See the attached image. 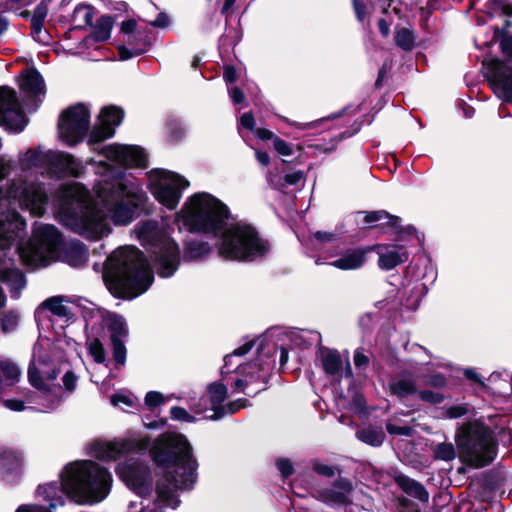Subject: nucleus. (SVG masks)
<instances>
[{
	"label": "nucleus",
	"mask_w": 512,
	"mask_h": 512,
	"mask_svg": "<svg viewBox=\"0 0 512 512\" xmlns=\"http://www.w3.org/2000/svg\"><path fill=\"white\" fill-rule=\"evenodd\" d=\"M48 12V1L41 0L35 7L34 13L31 17V35L35 41L41 44H48L51 38L47 31H45V38L42 37L44 22Z\"/></svg>",
	"instance_id": "26"
},
{
	"label": "nucleus",
	"mask_w": 512,
	"mask_h": 512,
	"mask_svg": "<svg viewBox=\"0 0 512 512\" xmlns=\"http://www.w3.org/2000/svg\"><path fill=\"white\" fill-rule=\"evenodd\" d=\"M250 405H251V403L249 402L248 399L239 398L237 400L230 401L227 404H225L224 412H225V415H227V414L233 415V414L237 413L240 409L246 408Z\"/></svg>",
	"instance_id": "61"
},
{
	"label": "nucleus",
	"mask_w": 512,
	"mask_h": 512,
	"mask_svg": "<svg viewBox=\"0 0 512 512\" xmlns=\"http://www.w3.org/2000/svg\"><path fill=\"white\" fill-rule=\"evenodd\" d=\"M0 281L10 287L13 294L22 290L26 285L25 274L18 268H4L0 270Z\"/></svg>",
	"instance_id": "34"
},
{
	"label": "nucleus",
	"mask_w": 512,
	"mask_h": 512,
	"mask_svg": "<svg viewBox=\"0 0 512 512\" xmlns=\"http://www.w3.org/2000/svg\"><path fill=\"white\" fill-rule=\"evenodd\" d=\"M110 341L114 361L119 365H124L126 362L127 349L123 339H112Z\"/></svg>",
	"instance_id": "53"
},
{
	"label": "nucleus",
	"mask_w": 512,
	"mask_h": 512,
	"mask_svg": "<svg viewBox=\"0 0 512 512\" xmlns=\"http://www.w3.org/2000/svg\"><path fill=\"white\" fill-rule=\"evenodd\" d=\"M18 324V315L15 311H8L4 313L1 319V329L4 332L13 330L16 328Z\"/></svg>",
	"instance_id": "59"
},
{
	"label": "nucleus",
	"mask_w": 512,
	"mask_h": 512,
	"mask_svg": "<svg viewBox=\"0 0 512 512\" xmlns=\"http://www.w3.org/2000/svg\"><path fill=\"white\" fill-rule=\"evenodd\" d=\"M394 482L408 496L413 497L422 503H427L429 501V492L419 481L400 473L394 476Z\"/></svg>",
	"instance_id": "25"
},
{
	"label": "nucleus",
	"mask_w": 512,
	"mask_h": 512,
	"mask_svg": "<svg viewBox=\"0 0 512 512\" xmlns=\"http://www.w3.org/2000/svg\"><path fill=\"white\" fill-rule=\"evenodd\" d=\"M124 42L135 50L136 55H142L146 53L151 46V38L144 31H139L127 36Z\"/></svg>",
	"instance_id": "40"
},
{
	"label": "nucleus",
	"mask_w": 512,
	"mask_h": 512,
	"mask_svg": "<svg viewBox=\"0 0 512 512\" xmlns=\"http://www.w3.org/2000/svg\"><path fill=\"white\" fill-rule=\"evenodd\" d=\"M25 457L22 450L0 447V479L9 485L19 483L24 468Z\"/></svg>",
	"instance_id": "17"
},
{
	"label": "nucleus",
	"mask_w": 512,
	"mask_h": 512,
	"mask_svg": "<svg viewBox=\"0 0 512 512\" xmlns=\"http://www.w3.org/2000/svg\"><path fill=\"white\" fill-rule=\"evenodd\" d=\"M115 18L109 14L101 15L96 24L91 26L92 32L85 39H92L96 43L106 42L110 39Z\"/></svg>",
	"instance_id": "29"
},
{
	"label": "nucleus",
	"mask_w": 512,
	"mask_h": 512,
	"mask_svg": "<svg viewBox=\"0 0 512 512\" xmlns=\"http://www.w3.org/2000/svg\"><path fill=\"white\" fill-rule=\"evenodd\" d=\"M60 482L39 485L37 494L49 502V508L63 505L62 494L79 505L103 501L112 486V475L106 467L93 460H78L64 466Z\"/></svg>",
	"instance_id": "3"
},
{
	"label": "nucleus",
	"mask_w": 512,
	"mask_h": 512,
	"mask_svg": "<svg viewBox=\"0 0 512 512\" xmlns=\"http://www.w3.org/2000/svg\"><path fill=\"white\" fill-rule=\"evenodd\" d=\"M170 415L173 420L192 423L196 421L195 416L189 414L186 409L180 406H173L170 410Z\"/></svg>",
	"instance_id": "58"
},
{
	"label": "nucleus",
	"mask_w": 512,
	"mask_h": 512,
	"mask_svg": "<svg viewBox=\"0 0 512 512\" xmlns=\"http://www.w3.org/2000/svg\"><path fill=\"white\" fill-rule=\"evenodd\" d=\"M276 467L280 471L283 478H289L294 473V467L290 459L280 458L276 462Z\"/></svg>",
	"instance_id": "64"
},
{
	"label": "nucleus",
	"mask_w": 512,
	"mask_h": 512,
	"mask_svg": "<svg viewBox=\"0 0 512 512\" xmlns=\"http://www.w3.org/2000/svg\"><path fill=\"white\" fill-rule=\"evenodd\" d=\"M99 153L108 160L119 164L124 172L126 168H147L148 166V156L145 150L137 145L114 143L102 147ZM116 174H113L112 178Z\"/></svg>",
	"instance_id": "14"
},
{
	"label": "nucleus",
	"mask_w": 512,
	"mask_h": 512,
	"mask_svg": "<svg viewBox=\"0 0 512 512\" xmlns=\"http://www.w3.org/2000/svg\"><path fill=\"white\" fill-rule=\"evenodd\" d=\"M25 125V115L16 90L7 85L0 86V126L19 133Z\"/></svg>",
	"instance_id": "13"
},
{
	"label": "nucleus",
	"mask_w": 512,
	"mask_h": 512,
	"mask_svg": "<svg viewBox=\"0 0 512 512\" xmlns=\"http://www.w3.org/2000/svg\"><path fill=\"white\" fill-rule=\"evenodd\" d=\"M91 113L84 103H77L64 109L58 119L60 138L68 146L81 143L89 132Z\"/></svg>",
	"instance_id": "8"
},
{
	"label": "nucleus",
	"mask_w": 512,
	"mask_h": 512,
	"mask_svg": "<svg viewBox=\"0 0 512 512\" xmlns=\"http://www.w3.org/2000/svg\"><path fill=\"white\" fill-rule=\"evenodd\" d=\"M455 443L461 462L468 467L484 468L497 457L498 442L493 430L479 419L460 425L456 430Z\"/></svg>",
	"instance_id": "6"
},
{
	"label": "nucleus",
	"mask_w": 512,
	"mask_h": 512,
	"mask_svg": "<svg viewBox=\"0 0 512 512\" xmlns=\"http://www.w3.org/2000/svg\"><path fill=\"white\" fill-rule=\"evenodd\" d=\"M355 437L366 445L380 447L386 439V434L381 426L368 425L356 430Z\"/></svg>",
	"instance_id": "31"
},
{
	"label": "nucleus",
	"mask_w": 512,
	"mask_h": 512,
	"mask_svg": "<svg viewBox=\"0 0 512 512\" xmlns=\"http://www.w3.org/2000/svg\"><path fill=\"white\" fill-rule=\"evenodd\" d=\"M365 117L366 116H363L362 119L355 120L352 123V125L350 126V128L344 130L343 132H341L338 135H336L335 137H333L332 141H334L335 144L331 148L327 149L326 151H333L335 149V145L338 142L345 140L347 138H350L353 135L357 134L362 129V126L365 122Z\"/></svg>",
	"instance_id": "48"
},
{
	"label": "nucleus",
	"mask_w": 512,
	"mask_h": 512,
	"mask_svg": "<svg viewBox=\"0 0 512 512\" xmlns=\"http://www.w3.org/2000/svg\"><path fill=\"white\" fill-rule=\"evenodd\" d=\"M46 165L59 176L79 177L84 170L83 165L73 155L61 151L45 153Z\"/></svg>",
	"instance_id": "20"
},
{
	"label": "nucleus",
	"mask_w": 512,
	"mask_h": 512,
	"mask_svg": "<svg viewBox=\"0 0 512 512\" xmlns=\"http://www.w3.org/2000/svg\"><path fill=\"white\" fill-rule=\"evenodd\" d=\"M240 40L241 31L228 27V24L225 23V33L218 39V50L220 54H229L230 50L234 49Z\"/></svg>",
	"instance_id": "37"
},
{
	"label": "nucleus",
	"mask_w": 512,
	"mask_h": 512,
	"mask_svg": "<svg viewBox=\"0 0 512 512\" xmlns=\"http://www.w3.org/2000/svg\"><path fill=\"white\" fill-rule=\"evenodd\" d=\"M61 212L68 218L84 221L94 211L88 190L81 184L64 186L58 195Z\"/></svg>",
	"instance_id": "11"
},
{
	"label": "nucleus",
	"mask_w": 512,
	"mask_h": 512,
	"mask_svg": "<svg viewBox=\"0 0 512 512\" xmlns=\"http://www.w3.org/2000/svg\"><path fill=\"white\" fill-rule=\"evenodd\" d=\"M456 450L452 443L442 442L433 448V458L435 460L452 461L456 458Z\"/></svg>",
	"instance_id": "46"
},
{
	"label": "nucleus",
	"mask_w": 512,
	"mask_h": 512,
	"mask_svg": "<svg viewBox=\"0 0 512 512\" xmlns=\"http://www.w3.org/2000/svg\"><path fill=\"white\" fill-rule=\"evenodd\" d=\"M105 321L106 327L110 332V340L123 339L128 336L127 323L122 315L109 313Z\"/></svg>",
	"instance_id": "35"
},
{
	"label": "nucleus",
	"mask_w": 512,
	"mask_h": 512,
	"mask_svg": "<svg viewBox=\"0 0 512 512\" xmlns=\"http://www.w3.org/2000/svg\"><path fill=\"white\" fill-rule=\"evenodd\" d=\"M149 455L159 470L156 501L176 509L181 503L176 492L191 491L198 481L199 463L193 447L184 434L164 432L153 440Z\"/></svg>",
	"instance_id": "2"
},
{
	"label": "nucleus",
	"mask_w": 512,
	"mask_h": 512,
	"mask_svg": "<svg viewBox=\"0 0 512 512\" xmlns=\"http://www.w3.org/2000/svg\"><path fill=\"white\" fill-rule=\"evenodd\" d=\"M483 66L493 92L504 102L512 104V59L494 57L483 62Z\"/></svg>",
	"instance_id": "12"
},
{
	"label": "nucleus",
	"mask_w": 512,
	"mask_h": 512,
	"mask_svg": "<svg viewBox=\"0 0 512 512\" xmlns=\"http://www.w3.org/2000/svg\"><path fill=\"white\" fill-rule=\"evenodd\" d=\"M11 219L0 220V249H9L15 242L18 232L24 228L25 222L18 212H13Z\"/></svg>",
	"instance_id": "21"
},
{
	"label": "nucleus",
	"mask_w": 512,
	"mask_h": 512,
	"mask_svg": "<svg viewBox=\"0 0 512 512\" xmlns=\"http://www.w3.org/2000/svg\"><path fill=\"white\" fill-rule=\"evenodd\" d=\"M96 195L115 225H128L139 217L147 200L138 186L127 181L123 170L111 179H104L98 185Z\"/></svg>",
	"instance_id": "5"
},
{
	"label": "nucleus",
	"mask_w": 512,
	"mask_h": 512,
	"mask_svg": "<svg viewBox=\"0 0 512 512\" xmlns=\"http://www.w3.org/2000/svg\"><path fill=\"white\" fill-rule=\"evenodd\" d=\"M13 197L18 198L22 207L41 215L48 204V195L41 183L20 181L10 188Z\"/></svg>",
	"instance_id": "15"
},
{
	"label": "nucleus",
	"mask_w": 512,
	"mask_h": 512,
	"mask_svg": "<svg viewBox=\"0 0 512 512\" xmlns=\"http://www.w3.org/2000/svg\"><path fill=\"white\" fill-rule=\"evenodd\" d=\"M187 186L189 182L183 176L173 173L170 182H159L154 186L152 194L160 204L173 210L177 207L182 191Z\"/></svg>",
	"instance_id": "18"
},
{
	"label": "nucleus",
	"mask_w": 512,
	"mask_h": 512,
	"mask_svg": "<svg viewBox=\"0 0 512 512\" xmlns=\"http://www.w3.org/2000/svg\"><path fill=\"white\" fill-rule=\"evenodd\" d=\"M64 300V296H52L42 302L41 307L49 310L55 316L68 317L70 309L62 304Z\"/></svg>",
	"instance_id": "42"
},
{
	"label": "nucleus",
	"mask_w": 512,
	"mask_h": 512,
	"mask_svg": "<svg viewBox=\"0 0 512 512\" xmlns=\"http://www.w3.org/2000/svg\"><path fill=\"white\" fill-rule=\"evenodd\" d=\"M395 44L404 51H411L415 46V35L408 28H401L394 36Z\"/></svg>",
	"instance_id": "45"
},
{
	"label": "nucleus",
	"mask_w": 512,
	"mask_h": 512,
	"mask_svg": "<svg viewBox=\"0 0 512 512\" xmlns=\"http://www.w3.org/2000/svg\"><path fill=\"white\" fill-rule=\"evenodd\" d=\"M88 352L98 364H103L106 360V351L102 342L94 338L88 345Z\"/></svg>",
	"instance_id": "51"
},
{
	"label": "nucleus",
	"mask_w": 512,
	"mask_h": 512,
	"mask_svg": "<svg viewBox=\"0 0 512 512\" xmlns=\"http://www.w3.org/2000/svg\"><path fill=\"white\" fill-rule=\"evenodd\" d=\"M211 247L208 242L194 239H185L183 241V259L184 261L199 260L209 255Z\"/></svg>",
	"instance_id": "30"
},
{
	"label": "nucleus",
	"mask_w": 512,
	"mask_h": 512,
	"mask_svg": "<svg viewBox=\"0 0 512 512\" xmlns=\"http://www.w3.org/2000/svg\"><path fill=\"white\" fill-rule=\"evenodd\" d=\"M178 221L190 233L221 234L219 256L225 260L252 262L264 258L271 249L270 242L259 235L251 224L238 222L227 228L231 218L229 207L207 192L195 193L187 199Z\"/></svg>",
	"instance_id": "1"
},
{
	"label": "nucleus",
	"mask_w": 512,
	"mask_h": 512,
	"mask_svg": "<svg viewBox=\"0 0 512 512\" xmlns=\"http://www.w3.org/2000/svg\"><path fill=\"white\" fill-rule=\"evenodd\" d=\"M425 385L436 389H442L447 386V378L443 373L437 372L426 377Z\"/></svg>",
	"instance_id": "60"
},
{
	"label": "nucleus",
	"mask_w": 512,
	"mask_h": 512,
	"mask_svg": "<svg viewBox=\"0 0 512 512\" xmlns=\"http://www.w3.org/2000/svg\"><path fill=\"white\" fill-rule=\"evenodd\" d=\"M165 401L164 395L158 391H149L146 393L144 398L145 405L152 412L155 408L163 405Z\"/></svg>",
	"instance_id": "55"
},
{
	"label": "nucleus",
	"mask_w": 512,
	"mask_h": 512,
	"mask_svg": "<svg viewBox=\"0 0 512 512\" xmlns=\"http://www.w3.org/2000/svg\"><path fill=\"white\" fill-rule=\"evenodd\" d=\"M167 141L174 144L178 143L185 136V129L180 121L175 118H169L165 123Z\"/></svg>",
	"instance_id": "44"
},
{
	"label": "nucleus",
	"mask_w": 512,
	"mask_h": 512,
	"mask_svg": "<svg viewBox=\"0 0 512 512\" xmlns=\"http://www.w3.org/2000/svg\"><path fill=\"white\" fill-rule=\"evenodd\" d=\"M266 340H262L257 347V357L247 363L239 364L235 367L236 374L245 379H248V385L256 382H261L267 385L271 379L274 361H270L273 353L268 350ZM266 386L255 391L254 393H246L250 397H254L259 393L265 391Z\"/></svg>",
	"instance_id": "10"
},
{
	"label": "nucleus",
	"mask_w": 512,
	"mask_h": 512,
	"mask_svg": "<svg viewBox=\"0 0 512 512\" xmlns=\"http://www.w3.org/2000/svg\"><path fill=\"white\" fill-rule=\"evenodd\" d=\"M103 281L114 298L130 301L151 287L154 272L140 249L125 246L113 251L105 260Z\"/></svg>",
	"instance_id": "4"
},
{
	"label": "nucleus",
	"mask_w": 512,
	"mask_h": 512,
	"mask_svg": "<svg viewBox=\"0 0 512 512\" xmlns=\"http://www.w3.org/2000/svg\"><path fill=\"white\" fill-rule=\"evenodd\" d=\"M125 116L124 110L116 105L105 106L100 110L99 120L104 125H109L110 127H114V129L119 126Z\"/></svg>",
	"instance_id": "38"
},
{
	"label": "nucleus",
	"mask_w": 512,
	"mask_h": 512,
	"mask_svg": "<svg viewBox=\"0 0 512 512\" xmlns=\"http://www.w3.org/2000/svg\"><path fill=\"white\" fill-rule=\"evenodd\" d=\"M207 390L213 414L206 418L212 421L220 420L225 416L223 402L228 398L227 386L221 381H216L210 383Z\"/></svg>",
	"instance_id": "22"
},
{
	"label": "nucleus",
	"mask_w": 512,
	"mask_h": 512,
	"mask_svg": "<svg viewBox=\"0 0 512 512\" xmlns=\"http://www.w3.org/2000/svg\"><path fill=\"white\" fill-rule=\"evenodd\" d=\"M389 393L399 399H404L418 393L415 380L409 378H400L390 381L388 384Z\"/></svg>",
	"instance_id": "33"
},
{
	"label": "nucleus",
	"mask_w": 512,
	"mask_h": 512,
	"mask_svg": "<svg viewBox=\"0 0 512 512\" xmlns=\"http://www.w3.org/2000/svg\"><path fill=\"white\" fill-rule=\"evenodd\" d=\"M104 461L117 460L125 454H128L136 449V442L133 440H122L104 442Z\"/></svg>",
	"instance_id": "32"
},
{
	"label": "nucleus",
	"mask_w": 512,
	"mask_h": 512,
	"mask_svg": "<svg viewBox=\"0 0 512 512\" xmlns=\"http://www.w3.org/2000/svg\"><path fill=\"white\" fill-rule=\"evenodd\" d=\"M353 482L347 477H339L330 488L317 490L316 499L325 504L347 506L351 504L349 495L353 492Z\"/></svg>",
	"instance_id": "19"
},
{
	"label": "nucleus",
	"mask_w": 512,
	"mask_h": 512,
	"mask_svg": "<svg viewBox=\"0 0 512 512\" xmlns=\"http://www.w3.org/2000/svg\"><path fill=\"white\" fill-rule=\"evenodd\" d=\"M356 215H363L362 228L379 229L384 234H393L396 242L406 241L414 236L421 244L424 242V234L418 233L413 225L402 226V219L392 215L384 209L372 211H357Z\"/></svg>",
	"instance_id": "7"
},
{
	"label": "nucleus",
	"mask_w": 512,
	"mask_h": 512,
	"mask_svg": "<svg viewBox=\"0 0 512 512\" xmlns=\"http://www.w3.org/2000/svg\"><path fill=\"white\" fill-rule=\"evenodd\" d=\"M154 254V265L158 276L161 278L173 276L181 261V251L178 243L169 238L161 243Z\"/></svg>",
	"instance_id": "16"
},
{
	"label": "nucleus",
	"mask_w": 512,
	"mask_h": 512,
	"mask_svg": "<svg viewBox=\"0 0 512 512\" xmlns=\"http://www.w3.org/2000/svg\"><path fill=\"white\" fill-rule=\"evenodd\" d=\"M89 253L87 246L79 241H71L64 244L61 251V259L71 267L79 268L86 265Z\"/></svg>",
	"instance_id": "24"
},
{
	"label": "nucleus",
	"mask_w": 512,
	"mask_h": 512,
	"mask_svg": "<svg viewBox=\"0 0 512 512\" xmlns=\"http://www.w3.org/2000/svg\"><path fill=\"white\" fill-rule=\"evenodd\" d=\"M19 87L30 97L46 93L44 78L35 67L27 68L22 72Z\"/></svg>",
	"instance_id": "23"
},
{
	"label": "nucleus",
	"mask_w": 512,
	"mask_h": 512,
	"mask_svg": "<svg viewBox=\"0 0 512 512\" xmlns=\"http://www.w3.org/2000/svg\"><path fill=\"white\" fill-rule=\"evenodd\" d=\"M311 467L316 474L327 478H332L336 475V473L341 472L337 466L324 464L320 462L319 459H313L311 461Z\"/></svg>",
	"instance_id": "50"
},
{
	"label": "nucleus",
	"mask_w": 512,
	"mask_h": 512,
	"mask_svg": "<svg viewBox=\"0 0 512 512\" xmlns=\"http://www.w3.org/2000/svg\"><path fill=\"white\" fill-rule=\"evenodd\" d=\"M28 381L32 387L42 392H51V387L44 382L39 370L32 361L28 367Z\"/></svg>",
	"instance_id": "47"
},
{
	"label": "nucleus",
	"mask_w": 512,
	"mask_h": 512,
	"mask_svg": "<svg viewBox=\"0 0 512 512\" xmlns=\"http://www.w3.org/2000/svg\"><path fill=\"white\" fill-rule=\"evenodd\" d=\"M322 368L330 376H335L341 371L342 359L337 350H329L322 356Z\"/></svg>",
	"instance_id": "41"
},
{
	"label": "nucleus",
	"mask_w": 512,
	"mask_h": 512,
	"mask_svg": "<svg viewBox=\"0 0 512 512\" xmlns=\"http://www.w3.org/2000/svg\"><path fill=\"white\" fill-rule=\"evenodd\" d=\"M82 11H84V25L75 26V29H85L86 26H93L94 7L89 4L77 5L73 12V18H76L77 15Z\"/></svg>",
	"instance_id": "49"
},
{
	"label": "nucleus",
	"mask_w": 512,
	"mask_h": 512,
	"mask_svg": "<svg viewBox=\"0 0 512 512\" xmlns=\"http://www.w3.org/2000/svg\"><path fill=\"white\" fill-rule=\"evenodd\" d=\"M417 395L421 401L430 405L441 404L446 399V396L443 393L429 389L418 390Z\"/></svg>",
	"instance_id": "54"
},
{
	"label": "nucleus",
	"mask_w": 512,
	"mask_h": 512,
	"mask_svg": "<svg viewBox=\"0 0 512 512\" xmlns=\"http://www.w3.org/2000/svg\"><path fill=\"white\" fill-rule=\"evenodd\" d=\"M35 237L43 244L58 247L62 244V234L52 224L42 225L35 233Z\"/></svg>",
	"instance_id": "36"
},
{
	"label": "nucleus",
	"mask_w": 512,
	"mask_h": 512,
	"mask_svg": "<svg viewBox=\"0 0 512 512\" xmlns=\"http://www.w3.org/2000/svg\"><path fill=\"white\" fill-rule=\"evenodd\" d=\"M354 365L359 370H365L370 362L369 356L365 354L364 348L360 347L354 351Z\"/></svg>",
	"instance_id": "62"
},
{
	"label": "nucleus",
	"mask_w": 512,
	"mask_h": 512,
	"mask_svg": "<svg viewBox=\"0 0 512 512\" xmlns=\"http://www.w3.org/2000/svg\"><path fill=\"white\" fill-rule=\"evenodd\" d=\"M117 476L139 497L145 498L151 495L153 490V478L150 466L140 460L130 458L116 466Z\"/></svg>",
	"instance_id": "9"
},
{
	"label": "nucleus",
	"mask_w": 512,
	"mask_h": 512,
	"mask_svg": "<svg viewBox=\"0 0 512 512\" xmlns=\"http://www.w3.org/2000/svg\"><path fill=\"white\" fill-rule=\"evenodd\" d=\"M273 147L281 156H290L293 154L292 145L278 136L274 138Z\"/></svg>",
	"instance_id": "63"
},
{
	"label": "nucleus",
	"mask_w": 512,
	"mask_h": 512,
	"mask_svg": "<svg viewBox=\"0 0 512 512\" xmlns=\"http://www.w3.org/2000/svg\"><path fill=\"white\" fill-rule=\"evenodd\" d=\"M26 161L31 166H41L46 165V158L45 153H42L41 151H38L34 148H30L27 150L26 154Z\"/></svg>",
	"instance_id": "57"
},
{
	"label": "nucleus",
	"mask_w": 512,
	"mask_h": 512,
	"mask_svg": "<svg viewBox=\"0 0 512 512\" xmlns=\"http://www.w3.org/2000/svg\"><path fill=\"white\" fill-rule=\"evenodd\" d=\"M393 249L387 250L379 254L378 266L385 271H389L398 265L408 261L409 253L405 246L396 244L392 246Z\"/></svg>",
	"instance_id": "28"
},
{
	"label": "nucleus",
	"mask_w": 512,
	"mask_h": 512,
	"mask_svg": "<svg viewBox=\"0 0 512 512\" xmlns=\"http://www.w3.org/2000/svg\"><path fill=\"white\" fill-rule=\"evenodd\" d=\"M385 428L390 435L412 437L415 432L414 428L409 425L397 426L392 422H387Z\"/></svg>",
	"instance_id": "56"
},
{
	"label": "nucleus",
	"mask_w": 512,
	"mask_h": 512,
	"mask_svg": "<svg viewBox=\"0 0 512 512\" xmlns=\"http://www.w3.org/2000/svg\"><path fill=\"white\" fill-rule=\"evenodd\" d=\"M0 371L10 386L16 384L21 376L20 368L10 359L0 360Z\"/></svg>",
	"instance_id": "43"
},
{
	"label": "nucleus",
	"mask_w": 512,
	"mask_h": 512,
	"mask_svg": "<svg viewBox=\"0 0 512 512\" xmlns=\"http://www.w3.org/2000/svg\"><path fill=\"white\" fill-rule=\"evenodd\" d=\"M372 251L371 247L348 249L338 259L332 262V265L341 270L358 269L366 262V255Z\"/></svg>",
	"instance_id": "27"
},
{
	"label": "nucleus",
	"mask_w": 512,
	"mask_h": 512,
	"mask_svg": "<svg viewBox=\"0 0 512 512\" xmlns=\"http://www.w3.org/2000/svg\"><path fill=\"white\" fill-rule=\"evenodd\" d=\"M470 412L468 403H461L444 408L443 417L447 419H459L466 416Z\"/></svg>",
	"instance_id": "52"
},
{
	"label": "nucleus",
	"mask_w": 512,
	"mask_h": 512,
	"mask_svg": "<svg viewBox=\"0 0 512 512\" xmlns=\"http://www.w3.org/2000/svg\"><path fill=\"white\" fill-rule=\"evenodd\" d=\"M114 135V127H110L109 125H104L103 123H100L99 125L93 126V128L91 129L87 140V144L88 146L91 147L93 151H96L97 149L95 145L112 138Z\"/></svg>",
	"instance_id": "39"
}]
</instances>
